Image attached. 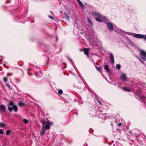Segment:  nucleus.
I'll use <instances>...</instances> for the list:
<instances>
[{"mask_svg":"<svg viewBox=\"0 0 146 146\" xmlns=\"http://www.w3.org/2000/svg\"><path fill=\"white\" fill-rule=\"evenodd\" d=\"M87 19L88 21V22H89V23L90 24H91L92 22H91L90 19L89 17H87Z\"/></svg>","mask_w":146,"mask_h":146,"instance_id":"23","label":"nucleus"},{"mask_svg":"<svg viewBox=\"0 0 146 146\" xmlns=\"http://www.w3.org/2000/svg\"><path fill=\"white\" fill-rule=\"evenodd\" d=\"M6 109V107L3 104L0 105V110L1 111L3 112L5 111Z\"/></svg>","mask_w":146,"mask_h":146,"instance_id":"8","label":"nucleus"},{"mask_svg":"<svg viewBox=\"0 0 146 146\" xmlns=\"http://www.w3.org/2000/svg\"><path fill=\"white\" fill-rule=\"evenodd\" d=\"M66 16L67 18L68 19L69 18V16L67 15L66 14Z\"/></svg>","mask_w":146,"mask_h":146,"instance_id":"33","label":"nucleus"},{"mask_svg":"<svg viewBox=\"0 0 146 146\" xmlns=\"http://www.w3.org/2000/svg\"><path fill=\"white\" fill-rule=\"evenodd\" d=\"M46 129L44 126H42V128L40 131V134L41 135H43L46 131Z\"/></svg>","mask_w":146,"mask_h":146,"instance_id":"10","label":"nucleus"},{"mask_svg":"<svg viewBox=\"0 0 146 146\" xmlns=\"http://www.w3.org/2000/svg\"><path fill=\"white\" fill-rule=\"evenodd\" d=\"M10 131L9 130H7L6 132V134L7 135H9L10 134Z\"/></svg>","mask_w":146,"mask_h":146,"instance_id":"24","label":"nucleus"},{"mask_svg":"<svg viewBox=\"0 0 146 146\" xmlns=\"http://www.w3.org/2000/svg\"><path fill=\"white\" fill-rule=\"evenodd\" d=\"M23 122L27 124L28 122V120L25 119H23Z\"/></svg>","mask_w":146,"mask_h":146,"instance_id":"19","label":"nucleus"},{"mask_svg":"<svg viewBox=\"0 0 146 146\" xmlns=\"http://www.w3.org/2000/svg\"><path fill=\"white\" fill-rule=\"evenodd\" d=\"M96 69L98 71H100L101 70V68L100 67H96Z\"/></svg>","mask_w":146,"mask_h":146,"instance_id":"29","label":"nucleus"},{"mask_svg":"<svg viewBox=\"0 0 146 146\" xmlns=\"http://www.w3.org/2000/svg\"><path fill=\"white\" fill-rule=\"evenodd\" d=\"M107 26L108 29L110 31H112L113 30V27L112 23L110 22L107 23Z\"/></svg>","mask_w":146,"mask_h":146,"instance_id":"6","label":"nucleus"},{"mask_svg":"<svg viewBox=\"0 0 146 146\" xmlns=\"http://www.w3.org/2000/svg\"><path fill=\"white\" fill-rule=\"evenodd\" d=\"M134 36L136 38H143L145 40H146V35H142L140 34H135Z\"/></svg>","mask_w":146,"mask_h":146,"instance_id":"5","label":"nucleus"},{"mask_svg":"<svg viewBox=\"0 0 146 146\" xmlns=\"http://www.w3.org/2000/svg\"><path fill=\"white\" fill-rule=\"evenodd\" d=\"M25 104L22 102H20L18 103V105L21 107L23 106Z\"/></svg>","mask_w":146,"mask_h":146,"instance_id":"16","label":"nucleus"},{"mask_svg":"<svg viewBox=\"0 0 146 146\" xmlns=\"http://www.w3.org/2000/svg\"><path fill=\"white\" fill-rule=\"evenodd\" d=\"M5 124L3 123H1L0 122V127H3L5 126Z\"/></svg>","mask_w":146,"mask_h":146,"instance_id":"26","label":"nucleus"},{"mask_svg":"<svg viewBox=\"0 0 146 146\" xmlns=\"http://www.w3.org/2000/svg\"><path fill=\"white\" fill-rule=\"evenodd\" d=\"M46 125L45 128L46 129H49L50 128V125L52 124V122L48 121H46Z\"/></svg>","mask_w":146,"mask_h":146,"instance_id":"7","label":"nucleus"},{"mask_svg":"<svg viewBox=\"0 0 146 146\" xmlns=\"http://www.w3.org/2000/svg\"><path fill=\"white\" fill-rule=\"evenodd\" d=\"M8 110L10 112H12L13 110L16 112L18 111V108L17 106L15 104V103L13 101H10L7 105Z\"/></svg>","mask_w":146,"mask_h":146,"instance_id":"1","label":"nucleus"},{"mask_svg":"<svg viewBox=\"0 0 146 146\" xmlns=\"http://www.w3.org/2000/svg\"><path fill=\"white\" fill-rule=\"evenodd\" d=\"M116 68L118 70L120 69L121 68V66L119 64H117V65L116 66Z\"/></svg>","mask_w":146,"mask_h":146,"instance_id":"20","label":"nucleus"},{"mask_svg":"<svg viewBox=\"0 0 146 146\" xmlns=\"http://www.w3.org/2000/svg\"><path fill=\"white\" fill-rule=\"evenodd\" d=\"M93 15L97 17H100L101 15L99 13L96 12H94L93 13Z\"/></svg>","mask_w":146,"mask_h":146,"instance_id":"14","label":"nucleus"},{"mask_svg":"<svg viewBox=\"0 0 146 146\" xmlns=\"http://www.w3.org/2000/svg\"><path fill=\"white\" fill-rule=\"evenodd\" d=\"M110 57L111 60V64H113L114 63V57L113 54L111 53L110 54Z\"/></svg>","mask_w":146,"mask_h":146,"instance_id":"9","label":"nucleus"},{"mask_svg":"<svg viewBox=\"0 0 146 146\" xmlns=\"http://www.w3.org/2000/svg\"><path fill=\"white\" fill-rule=\"evenodd\" d=\"M121 125V123H119L118 125H117V126H120Z\"/></svg>","mask_w":146,"mask_h":146,"instance_id":"31","label":"nucleus"},{"mask_svg":"<svg viewBox=\"0 0 146 146\" xmlns=\"http://www.w3.org/2000/svg\"><path fill=\"white\" fill-rule=\"evenodd\" d=\"M41 123L42 124V126H44V127L45 125L46 124V122L44 121V119H43L41 121Z\"/></svg>","mask_w":146,"mask_h":146,"instance_id":"17","label":"nucleus"},{"mask_svg":"<svg viewBox=\"0 0 146 146\" xmlns=\"http://www.w3.org/2000/svg\"><path fill=\"white\" fill-rule=\"evenodd\" d=\"M139 56L142 61V60L144 61H146V52L145 51L143 50H141L139 54Z\"/></svg>","mask_w":146,"mask_h":146,"instance_id":"2","label":"nucleus"},{"mask_svg":"<svg viewBox=\"0 0 146 146\" xmlns=\"http://www.w3.org/2000/svg\"><path fill=\"white\" fill-rule=\"evenodd\" d=\"M3 131L2 129H0V134H3Z\"/></svg>","mask_w":146,"mask_h":146,"instance_id":"27","label":"nucleus"},{"mask_svg":"<svg viewBox=\"0 0 146 146\" xmlns=\"http://www.w3.org/2000/svg\"><path fill=\"white\" fill-rule=\"evenodd\" d=\"M104 69L108 72L110 71V69H109L108 66V65H106L104 67Z\"/></svg>","mask_w":146,"mask_h":146,"instance_id":"15","label":"nucleus"},{"mask_svg":"<svg viewBox=\"0 0 146 146\" xmlns=\"http://www.w3.org/2000/svg\"><path fill=\"white\" fill-rule=\"evenodd\" d=\"M115 31L118 33H119L121 35H124L125 34L128 35H132L133 33H131L126 32L121 30L120 29H118L115 30Z\"/></svg>","mask_w":146,"mask_h":146,"instance_id":"3","label":"nucleus"},{"mask_svg":"<svg viewBox=\"0 0 146 146\" xmlns=\"http://www.w3.org/2000/svg\"><path fill=\"white\" fill-rule=\"evenodd\" d=\"M58 93L59 94H61L62 93L63 91L62 90H58Z\"/></svg>","mask_w":146,"mask_h":146,"instance_id":"22","label":"nucleus"},{"mask_svg":"<svg viewBox=\"0 0 146 146\" xmlns=\"http://www.w3.org/2000/svg\"><path fill=\"white\" fill-rule=\"evenodd\" d=\"M96 20L98 22H101L104 21H106V17L102 15H101L100 17H99L97 18H95Z\"/></svg>","mask_w":146,"mask_h":146,"instance_id":"4","label":"nucleus"},{"mask_svg":"<svg viewBox=\"0 0 146 146\" xmlns=\"http://www.w3.org/2000/svg\"><path fill=\"white\" fill-rule=\"evenodd\" d=\"M121 88L124 90L125 91H127L128 92H130L131 90L129 89H127L125 87H121Z\"/></svg>","mask_w":146,"mask_h":146,"instance_id":"18","label":"nucleus"},{"mask_svg":"<svg viewBox=\"0 0 146 146\" xmlns=\"http://www.w3.org/2000/svg\"><path fill=\"white\" fill-rule=\"evenodd\" d=\"M120 78L122 80L125 81L127 79V76L125 74H123L121 76Z\"/></svg>","mask_w":146,"mask_h":146,"instance_id":"11","label":"nucleus"},{"mask_svg":"<svg viewBox=\"0 0 146 146\" xmlns=\"http://www.w3.org/2000/svg\"><path fill=\"white\" fill-rule=\"evenodd\" d=\"M77 1L80 7L82 9H84V6L81 1L80 0H77Z\"/></svg>","mask_w":146,"mask_h":146,"instance_id":"13","label":"nucleus"},{"mask_svg":"<svg viewBox=\"0 0 146 146\" xmlns=\"http://www.w3.org/2000/svg\"><path fill=\"white\" fill-rule=\"evenodd\" d=\"M135 57L137 58H138L139 60L141 62L143 63H144L141 60V59L138 56H135Z\"/></svg>","mask_w":146,"mask_h":146,"instance_id":"21","label":"nucleus"},{"mask_svg":"<svg viewBox=\"0 0 146 146\" xmlns=\"http://www.w3.org/2000/svg\"><path fill=\"white\" fill-rule=\"evenodd\" d=\"M48 17L51 19H53V18L52 16H48Z\"/></svg>","mask_w":146,"mask_h":146,"instance_id":"30","label":"nucleus"},{"mask_svg":"<svg viewBox=\"0 0 146 146\" xmlns=\"http://www.w3.org/2000/svg\"><path fill=\"white\" fill-rule=\"evenodd\" d=\"M84 54L86 55L88 57L89 49L88 48H84Z\"/></svg>","mask_w":146,"mask_h":146,"instance_id":"12","label":"nucleus"},{"mask_svg":"<svg viewBox=\"0 0 146 146\" xmlns=\"http://www.w3.org/2000/svg\"><path fill=\"white\" fill-rule=\"evenodd\" d=\"M98 102L100 104V105H102V103L99 100H98Z\"/></svg>","mask_w":146,"mask_h":146,"instance_id":"32","label":"nucleus"},{"mask_svg":"<svg viewBox=\"0 0 146 146\" xmlns=\"http://www.w3.org/2000/svg\"><path fill=\"white\" fill-rule=\"evenodd\" d=\"M6 85L7 87H8L9 89H10V87L9 84H6Z\"/></svg>","mask_w":146,"mask_h":146,"instance_id":"28","label":"nucleus"},{"mask_svg":"<svg viewBox=\"0 0 146 146\" xmlns=\"http://www.w3.org/2000/svg\"><path fill=\"white\" fill-rule=\"evenodd\" d=\"M3 80H4V81L5 82H7L8 81V79H7L5 77H4L3 78Z\"/></svg>","mask_w":146,"mask_h":146,"instance_id":"25","label":"nucleus"}]
</instances>
